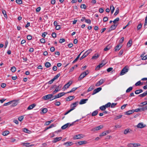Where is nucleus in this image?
<instances>
[{
	"instance_id": "nucleus-42",
	"label": "nucleus",
	"mask_w": 147,
	"mask_h": 147,
	"mask_svg": "<svg viewBox=\"0 0 147 147\" xmlns=\"http://www.w3.org/2000/svg\"><path fill=\"white\" fill-rule=\"evenodd\" d=\"M122 116V115H120L119 116H117L115 117L114 118L115 120H117L118 119H119L121 118Z\"/></svg>"
},
{
	"instance_id": "nucleus-38",
	"label": "nucleus",
	"mask_w": 147,
	"mask_h": 147,
	"mask_svg": "<svg viewBox=\"0 0 147 147\" xmlns=\"http://www.w3.org/2000/svg\"><path fill=\"white\" fill-rule=\"evenodd\" d=\"M119 18H117L113 21V22L114 24H116V22L119 21Z\"/></svg>"
},
{
	"instance_id": "nucleus-61",
	"label": "nucleus",
	"mask_w": 147,
	"mask_h": 147,
	"mask_svg": "<svg viewBox=\"0 0 147 147\" xmlns=\"http://www.w3.org/2000/svg\"><path fill=\"white\" fill-rule=\"evenodd\" d=\"M103 20L104 22H106L108 20V18L107 17H105L103 18Z\"/></svg>"
},
{
	"instance_id": "nucleus-39",
	"label": "nucleus",
	"mask_w": 147,
	"mask_h": 147,
	"mask_svg": "<svg viewBox=\"0 0 147 147\" xmlns=\"http://www.w3.org/2000/svg\"><path fill=\"white\" fill-rule=\"evenodd\" d=\"M106 109L105 105H103L100 107V109L102 111H104Z\"/></svg>"
},
{
	"instance_id": "nucleus-26",
	"label": "nucleus",
	"mask_w": 147,
	"mask_h": 147,
	"mask_svg": "<svg viewBox=\"0 0 147 147\" xmlns=\"http://www.w3.org/2000/svg\"><path fill=\"white\" fill-rule=\"evenodd\" d=\"M22 130L24 132L28 134H30L31 132L29 130L25 128H23L22 129Z\"/></svg>"
},
{
	"instance_id": "nucleus-44",
	"label": "nucleus",
	"mask_w": 147,
	"mask_h": 147,
	"mask_svg": "<svg viewBox=\"0 0 147 147\" xmlns=\"http://www.w3.org/2000/svg\"><path fill=\"white\" fill-rule=\"evenodd\" d=\"M142 27V24L141 23H140L138 25L137 27V30H140L141 28Z\"/></svg>"
},
{
	"instance_id": "nucleus-40",
	"label": "nucleus",
	"mask_w": 147,
	"mask_h": 147,
	"mask_svg": "<svg viewBox=\"0 0 147 147\" xmlns=\"http://www.w3.org/2000/svg\"><path fill=\"white\" fill-rule=\"evenodd\" d=\"M60 74L59 73L55 76L53 78V79L55 80L57 79L60 76Z\"/></svg>"
},
{
	"instance_id": "nucleus-34",
	"label": "nucleus",
	"mask_w": 147,
	"mask_h": 147,
	"mask_svg": "<svg viewBox=\"0 0 147 147\" xmlns=\"http://www.w3.org/2000/svg\"><path fill=\"white\" fill-rule=\"evenodd\" d=\"M147 95L146 94V93L145 92L141 94H140L138 96L141 98L144 97L146 96Z\"/></svg>"
},
{
	"instance_id": "nucleus-11",
	"label": "nucleus",
	"mask_w": 147,
	"mask_h": 147,
	"mask_svg": "<svg viewBox=\"0 0 147 147\" xmlns=\"http://www.w3.org/2000/svg\"><path fill=\"white\" fill-rule=\"evenodd\" d=\"M146 125H144L142 123H139L137 125V126L138 128H142L145 127Z\"/></svg>"
},
{
	"instance_id": "nucleus-55",
	"label": "nucleus",
	"mask_w": 147,
	"mask_h": 147,
	"mask_svg": "<svg viewBox=\"0 0 147 147\" xmlns=\"http://www.w3.org/2000/svg\"><path fill=\"white\" fill-rule=\"evenodd\" d=\"M85 22L89 24H90L91 23V21L90 19H86Z\"/></svg>"
},
{
	"instance_id": "nucleus-47",
	"label": "nucleus",
	"mask_w": 147,
	"mask_h": 147,
	"mask_svg": "<svg viewBox=\"0 0 147 147\" xmlns=\"http://www.w3.org/2000/svg\"><path fill=\"white\" fill-rule=\"evenodd\" d=\"M111 103L110 102L107 103V104L105 105L106 108H108L111 106Z\"/></svg>"
},
{
	"instance_id": "nucleus-49",
	"label": "nucleus",
	"mask_w": 147,
	"mask_h": 147,
	"mask_svg": "<svg viewBox=\"0 0 147 147\" xmlns=\"http://www.w3.org/2000/svg\"><path fill=\"white\" fill-rule=\"evenodd\" d=\"M74 109V108H71V109H70L66 113H65V114L64 115H66L68 114V113H69V112H70L71 111H72Z\"/></svg>"
},
{
	"instance_id": "nucleus-16",
	"label": "nucleus",
	"mask_w": 147,
	"mask_h": 147,
	"mask_svg": "<svg viewBox=\"0 0 147 147\" xmlns=\"http://www.w3.org/2000/svg\"><path fill=\"white\" fill-rule=\"evenodd\" d=\"M62 139L61 137H56L54 138L53 140L52 141L53 143H56Z\"/></svg>"
},
{
	"instance_id": "nucleus-58",
	"label": "nucleus",
	"mask_w": 147,
	"mask_h": 147,
	"mask_svg": "<svg viewBox=\"0 0 147 147\" xmlns=\"http://www.w3.org/2000/svg\"><path fill=\"white\" fill-rule=\"evenodd\" d=\"M24 116H21L19 117V121H21L24 118Z\"/></svg>"
},
{
	"instance_id": "nucleus-5",
	"label": "nucleus",
	"mask_w": 147,
	"mask_h": 147,
	"mask_svg": "<svg viewBox=\"0 0 147 147\" xmlns=\"http://www.w3.org/2000/svg\"><path fill=\"white\" fill-rule=\"evenodd\" d=\"M53 96V94H49L45 96L42 97V98L45 100H46L47 99H51L52 98V96Z\"/></svg>"
},
{
	"instance_id": "nucleus-10",
	"label": "nucleus",
	"mask_w": 147,
	"mask_h": 147,
	"mask_svg": "<svg viewBox=\"0 0 147 147\" xmlns=\"http://www.w3.org/2000/svg\"><path fill=\"white\" fill-rule=\"evenodd\" d=\"M105 80L103 79H101L99 81L97 82L95 84L96 86H98L101 85L104 82Z\"/></svg>"
},
{
	"instance_id": "nucleus-27",
	"label": "nucleus",
	"mask_w": 147,
	"mask_h": 147,
	"mask_svg": "<svg viewBox=\"0 0 147 147\" xmlns=\"http://www.w3.org/2000/svg\"><path fill=\"white\" fill-rule=\"evenodd\" d=\"M132 42V40L131 39L130 40L128 41V42L127 43V46L128 47H130L131 45Z\"/></svg>"
},
{
	"instance_id": "nucleus-37",
	"label": "nucleus",
	"mask_w": 147,
	"mask_h": 147,
	"mask_svg": "<svg viewBox=\"0 0 147 147\" xmlns=\"http://www.w3.org/2000/svg\"><path fill=\"white\" fill-rule=\"evenodd\" d=\"M133 89L132 87H130L129 88L126 90V92L128 93L131 91Z\"/></svg>"
},
{
	"instance_id": "nucleus-4",
	"label": "nucleus",
	"mask_w": 147,
	"mask_h": 147,
	"mask_svg": "<svg viewBox=\"0 0 147 147\" xmlns=\"http://www.w3.org/2000/svg\"><path fill=\"white\" fill-rule=\"evenodd\" d=\"M74 122H73L71 123H67L62 126L61 128L63 129H65L67 127H70V126L73 125H74Z\"/></svg>"
},
{
	"instance_id": "nucleus-15",
	"label": "nucleus",
	"mask_w": 147,
	"mask_h": 147,
	"mask_svg": "<svg viewBox=\"0 0 147 147\" xmlns=\"http://www.w3.org/2000/svg\"><path fill=\"white\" fill-rule=\"evenodd\" d=\"M88 100V99H82L80 101L79 104L80 105L86 103V101Z\"/></svg>"
},
{
	"instance_id": "nucleus-28",
	"label": "nucleus",
	"mask_w": 147,
	"mask_h": 147,
	"mask_svg": "<svg viewBox=\"0 0 147 147\" xmlns=\"http://www.w3.org/2000/svg\"><path fill=\"white\" fill-rule=\"evenodd\" d=\"M111 47V46L109 45H108L106 46L104 49V51H107L110 49Z\"/></svg>"
},
{
	"instance_id": "nucleus-8",
	"label": "nucleus",
	"mask_w": 147,
	"mask_h": 147,
	"mask_svg": "<svg viewBox=\"0 0 147 147\" xmlns=\"http://www.w3.org/2000/svg\"><path fill=\"white\" fill-rule=\"evenodd\" d=\"M102 90V88L101 87H99L97 88L94 89L93 92L92 93V95H94L96 93Z\"/></svg>"
},
{
	"instance_id": "nucleus-63",
	"label": "nucleus",
	"mask_w": 147,
	"mask_h": 147,
	"mask_svg": "<svg viewBox=\"0 0 147 147\" xmlns=\"http://www.w3.org/2000/svg\"><path fill=\"white\" fill-rule=\"evenodd\" d=\"M27 39L29 40H31L32 39V36L30 35H28L27 36Z\"/></svg>"
},
{
	"instance_id": "nucleus-45",
	"label": "nucleus",
	"mask_w": 147,
	"mask_h": 147,
	"mask_svg": "<svg viewBox=\"0 0 147 147\" xmlns=\"http://www.w3.org/2000/svg\"><path fill=\"white\" fill-rule=\"evenodd\" d=\"M119 13V9L118 8H117L116 9V10L115 11V13H114V15L115 16H116L117 15V14Z\"/></svg>"
},
{
	"instance_id": "nucleus-29",
	"label": "nucleus",
	"mask_w": 147,
	"mask_h": 147,
	"mask_svg": "<svg viewBox=\"0 0 147 147\" xmlns=\"http://www.w3.org/2000/svg\"><path fill=\"white\" fill-rule=\"evenodd\" d=\"M62 86V84L59 85L58 86L56 87V88L55 89L58 90V92L59 91L61 90Z\"/></svg>"
},
{
	"instance_id": "nucleus-18",
	"label": "nucleus",
	"mask_w": 147,
	"mask_h": 147,
	"mask_svg": "<svg viewBox=\"0 0 147 147\" xmlns=\"http://www.w3.org/2000/svg\"><path fill=\"white\" fill-rule=\"evenodd\" d=\"M78 104V102L77 101L74 103H72L70 107L72 108H74L75 109V107H76Z\"/></svg>"
},
{
	"instance_id": "nucleus-12",
	"label": "nucleus",
	"mask_w": 147,
	"mask_h": 147,
	"mask_svg": "<svg viewBox=\"0 0 147 147\" xmlns=\"http://www.w3.org/2000/svg\"><path fill=\"white\" fill-rule=\"evenodd\" d=\"M29 144H30V143H22L21 144L23 146H26V147H31L34 145L33 144H31V145H29Z\"/></svg>"
},
{
	"instance_id": "nucleus-14",
	"label": "nucleus",
	"mask_w": 147,
	"mask_h": 147,
	"mask_svg": "<svg viewBox=\"0 0 147 147\" xmlns=\"http://www.w3.org/2000/svg\"><path fill=\"white\" fill-rule=\"evenodd\" d=\"M105 65V64H103L102 63H101L98 65L96 68V70H99L100 69L103 67Z\"/></svg>"
},
{
	"instance_id": "nucleus-22",
	"label": "nucleus",
	"mask_w": 147,
	"mask_h": 147,
	"mask_svg": "<svg viewBox=\"0 0 147 147\" xmlns=\"http://www.w3.org/2000/svg\"><path fill=\"white\" fill-rule=\"evenodd\" d=\"M65 93L64 92H62L59 93V94H57L58 98H59L62 96L64 95L65 94Z\"/></svg>"
},
{
	"instance_id": "nucleus-1",
	"label": "nucleus",
	"mask_w": 147,
	"mask_h": 147,
	"mask_svg": "<svg viewBox=\"0 0 147 147\" xmlns=\"http://www.w3.org/2000/svg\"><path fill=\"white\" fill-rule=\"evenodd\" d=\"M88 74V72L87 70V71H84L82 73L79 77L78 78V80L79 81H80L82 79L84 78Z\"/></svg>"
},
{
	"instance_id": "nucleus-53",
	"label": "nucleus",
	"mask_w": 147,
	"mask_h": 147,
	"mask_svg": "<svg viewBox=\"0 0 147 147\" xmlns=\"http://www.w3.org/2000/svg\"><path fill=\"white\" fill-rule=\"evenodd\" d=\"M123 50H121L119 53V55L120 57L123 54Z\"/></svg>"
},
{
	"instance_id": "nucleus-43",
	"label": "nucleus",
	"mask_w": 147,
	"mask_h": 147,
	"mask_svg": "<svg viewBox=\"0 0 147 147\" xmlns=\"http://www.w3.org/2000/svg\"><path fill=\"white\" fill-rule=\"evenodd\" d=\"M141 146V145L139 143H134L133 146L134 147H137L139 146Z\"/></svg>"
},
{
	"instance_id": "nucleus-2",
	"label": "nucleus",
	"mask_w": 147,
	"mask_h": 147,
	"mask_svg": "<svg viewBox=\"0 0 147 147\" xmlns=\"http://www.w3.org/2000/svg\"><path fill=\"white\" fill-rule=\"evenodd\" d=\"M92 51V50L90 49H89L88 50H87L84 53V54L80 58V60H81L86 57L87 55H88L89 53H90Z\"/></svg>"
},
{
	"instance_id": "nucleus-52",
	"label": "nucleus",
	"mask_w": 147,
	"mask_h": 147,
	"mask_svg": "<svg viewBox=\"0 0 147 147\" xmlns=\"http://www.w3.org/2000/svg\"><path fill=\"white\" fill-rule=\"evenodd\" d=\"M11 70L12 72H14L16 71V68L14 67H13L11 68Z\"/></svg>"
},
{
	"instance_id": "nucleus-59",
	"label": "nucleus",
	"mask_w": 147,
	"mask_h": 147,
	"mask_svg": "<svg viewBox=\"0 0 147 147\" xmlns=\"http://www.w3.org/2000/svg\"><path fill=\"white\" fill-rule=\"evenodd\" d=\"M69 85H68V84H66L64 86L63 88H64L65 89H67L69 88Z\"/></svg>"
},
{
	"instance_id": "nucleus-3",
	"label": "nucleus",
	"mask_w": 147,
	"mask_h": 147,
	"mask_svg": "<svg viewBox=\"0 0 147 147\" xmlns=\"http://www.w3.org/2000/svg\"><path fill=\"white\" fill-rule=\"evenodd\" d=\"M128 67L127 66L124 67L121 71L120 75H123L125 74L126 72H128L129 70Z\"/></svg>"
},
{
	"instance_id": "nucleus-57",
	"label": "nucleus",
	"mask_w": 147,
	"mask_h": 147,
	"mask_svg": "<svg viewBox=\"0 0 147 147\" xmlns=\"http://www.w3.org/2000/svg\"><path fill=\"white\" fill-rule=\"evenodd\" d=\"M65 41V40L64 38H61L60 39L59 42V43H61L64 42Z\"/></svg>"
},
{
	"instance_id": "nucleus-9",
	"label": "nucleus",
	"mask_w": 147,
	"mask_h": 147,
	"mask_svg": "<svg viewBox=\"0 0 147 147\" xmlns=\"http://www.w3.org/2000/svg\"><path fill=\"white\" fill-rule=\"evenodd\" d=\"M84 137V136L82 134H79L74 136L73 138L74 140L78 139Z\"/></svg>"
},
{
	"instance_id": "nucleus-41",
	"label": "nucleus",
	"mask_w": 147,
	"mask_h": 147,
	"mask_svg": "<svg viewBox=\"0 0 147 147\" xmlns=\"http://www.w3.org/2000/svg\"><path fill=\"white\" fill-rule=\"evenodd\" d=\"M48 111V110L47 108H44L42 109V111L43 113H46Z\"/></svg>"
},
{
	"instance_id": "nucleus-35",
	"label": "nucleus",
	"mask_w": 147,
	"mask_h": 147,
	"mask_svg": "<svg viewBox=\"0 0 147 147\" xmlns=\"http://www.w3.org/2000/svg\"><path fill=\"white\" fill-rule=\"evenodd\" d=\"M77 88H72L70 91L67 92L66 93H69L72 92L76 90Z\"/></svg>"
},
{
	"instance_id": "nucleus-62",
	"label": "nucleus",
	"mask_w": 147,
	"mask_h": 147,
	"mask_svg": "<svg viewBox=\"0 0 147 147\" xmlns=\"http://www.w3.org/2000/svg\"><path fill=\"white\" fill-rule=\"evenodd\" d=\"M41 43H44L45 42V40L44 38H42L40 40Z\"/></svg>"
},
{
	"instance_id": "nucleus-31",
	"label": "nucleus",
	"mask_w": 147,
	"mask_h": 147,
	"mask_svg": "<svg viewBox=\"0 0 147 147\" xmlns=\"http://www.w3.org/2000/svg\"><path fill=\"white\" fill-rule=\"evenodd\" d=\"M98 112L97 110H96L93 112L92 114V116H96L98 114Z\"/></svg>"
},
{
	"instance_id": "nucleus-6",
	"label": "nucleus",
	"mask_w": 147,
	"mask_h": 147,
	"mask_svg": "<svg viewBox=\"0 0 147 147\" xmlns=\"http://www.w3.org/2000/svg\"><path fill=\"white\" fill-rule=\"evenodd\" d=\"M117 25H118L117 24H114L112 25L109 28L108 32H110L111 30L115 29L116 28Z\"/></svg>"
},
{
	"instance_id": "nucleus-56",
	"label": "nucleus",
	"mask_w": 147,
	"mask_h": 147,
	"mask_svg": "<svg viewBox=\"0 0 147 147\" xmlns=\"http://www.w3.org/2000/svg\"><path fill=\"white\" fill-rule=\"evenodd\" d=\"M141 84V82L140 81H138L137 82H136L135 84V85L136 86H139Z\"/></svg>"
},
{
	"instance_id": "nucleus-48",
	"label": "nucleus",
	"mask_w": 147,
	"mask_h": 147,
	"mask_svg": "<svg viewBox=\"0 0 147 147\" xmlns=\"http://www.w3.org/2000/svg\"><path fill=\"white\" fill-rule=\"evenodd\" d=\"M141 108V110L142 111L147 110V106H146L145 107H143L142 108Z\"/></svg>"
},
{
	"instance_id": "nucleus-64",
	"label": "nucleus",
	"mask_w": 147,
	"mask_h": 147,
	"mask_svg": "<svg viewBox=\"0 0 147 147\" xmlns=\"http://www.w3.org/2000/svg\"><path fill=\"white\" fill-rule=\"evenodd\" d=\"M133 144L134 143H129L128 144L127 146L129 147H134Z\"/></svg>"
},
{
	"instance_id": "nucleus-36",
	"label": "nucleus",
	"mask_w": 147,
	"mask_h": 147,
	"mask_svg": "<svg viewBox=\"0 0 147 147\" xmlns=\"http://www.w3.org/2000/svg\"><path fill=\"white\" fill-rule=\"evenodd\" d=\"M51 64L49 62H47L45 63V66L47 68L51 66Z\"/></svg>"
},
{
	"instance_id": "nucleus-17",
	"label": "nucleus",
	"mask_w": 147,
	"mask_h": 147,
	"mask_svg": "<svg viewBox=\"0 0 147 147\" xmlns=\"http://www.w3.org/2000/svg\"><path fill=\"white\" fill-rule=\"evenodd\" d=\"M75 97L74 96H70L66 98V100L67 101H69L74 99Z\"/></svg>"
},
{
	"instance_id": "nucleus-23",
	"label": "nucleus",
	"mask_w": 147,
	"mask_h": 147,
	"mask_svg": "<svg viewBox=\"0 0 147 147\" xmlns=\"http://www.w3.org/2000/svg\"><path fill=\"white\" fill-rule=\"evenodd\" d=\"M143 91L142 89L138 90L135 91V94H138L142 92Z\"/></svg>"
},
{
	"instance_id": "nucleus-13",
	"label": "nucleus",
	"mask_w": 147,
	"mask_h": 147,
	"mask_svg": "<svg viewBox=\"0 0 147 147\" xmlns=\"http://www.w3.org/2000/svg\"><path fill=\"white\" fill-rule=\"evenodd\" d=\"M73 144V143L72 142H65L63 144V145L66 146H70Z\"/></svg>"
},
{
	"instance_id": "nucleus-51",
	"label": "nucleus",
	"mask_w": 147,
	"mask_h": 147,
	"mask_svg": "<svg viewBox=\"0 0 147 147\" xmlns=\"http://www.w3.org/2000/svg\"><path fill=\"white\" fill-rule=\"evenodd\" d=\"M107 134L106 132L104 131L100 135V136H103Z\"/></svg>"
},
{
	"instance_id": "nucleus-30",
	"label": "nucleus",
	"mask_w": 147,
	"mask_h": 147,
	"mask_svg": "<svg viewBox=\"0 0 147 147\" xmlns=\"http://www.w3.org/2000/svg\"><path fill=\"white\" fill-rule=\"evenodd\" d=\"M99 57V55L97 54H95L94 55L92 56V59H96Z\"/></svg>"
},
{
	"instance_id": "nucleus-46",
	"label": "nucleus",
	"mask_w": 147,
	"mask_h": 147,
	"mask_svg": "<svg viewBox=\"0 0 147 147\" xmlns=\"http://www.w3.org/2000/svg\"><path fill=\"white\" fill-rule=\"evenodd\" d=\"M141 108H138V109H135V110H134V112H139L140 111H141Z\"/></svg>"
},
{
	"instance_id": "nucleus-50",
	"label": "nucleus",
	"mask_w": 147,
	"mask_h": 147,
	"mask_svg": "<svg viewBox=\"0 0 147 147\" xmlns=\"http://www.w3.org/2000/svg\"><path fill=\"white\" fill-rule=\"evenodd\" d=\"M80 7L81 9H86V6L85 4L81 5Z\"/></svg>"
},
{
	"instance_id": "nucleus-60",
	"label": "nucleus",
	"mask_w": 147,
	"mask_h": 147,
	"mask_svg": "<svg viewBox=\"0 0 147 147\" xmlns=\"http://www.w3.org/2000/svg\"><path fill=\"white\" fill-rule=\"evenodd\" d=\"M110 9L111 11H114L115 10V8L113 7V5H111L110 7Z\"/></svg>"
},
{
	"instance_id": "nucleus-19",
	"label": "nucleus",
	"mask_w": 147,
	"mask_h": 147,
	"mask_svg": "<svg viewBox=\"0 0 147 147\" xmlns=\"http://www.w3.org/2000/svg\"><path fill=\"white\" fill-rule=\"evenodd\" d=\"M134 112V110H129L125 112V114L127 115H129L133 113Z\"/></svg>"
},
{
	"instance_id": "nucleus-24",
	"label": "nucleus",
	"mask_w": 147,
	"mask_h": 147,
	"mask_svg": "<svg viewBox=\"0 0 147 147\" xmlns=\"http://www.w3.org/2000/svg\"><path fill=\"white\" fill-rule=\"evenodd\" d=\"M87 141H79L78 142V143L80 145H82L86 144L87 143Z\"/></svg>"
},
{
	"instance_id": "nucleus-33",
	"label": "nucleus",
	"mask_w": 147,
	"mask_h": 147,
	"mask_svg": "<svg viewBox=\"0 0 147 147\" xmlns=\"http://www.w3.org/2000/svg\"><path fill=\"white\" fill-rule=\"evenodd\" d=\"M9 131H5L2 133V134L4 136H6L9 134Z\"/></svg>"
},
{
	"instance_id": "nucleus-32",
	"label": "nucleus",
	"mask_w": 147,
	"mask_h": 147,
	"mask_svg": "<svg viewBox=\"0 0 147 147\" xmlns=\"http://www.w3.org/2000/svg\"><path fill=\"white\" fill-rule=\"evenodd\" d=\"M94 89V86H91L88 88V92H89L91 91Z\"/></svg>"
},
{
	"instance_id": "nucleus-7",
	"label": "nucleus",
	"mask_w": 147,
	"mask_h": 147,
	"mask_svg": "<svg viewBox=\"0 0 147 147\" xmlns=\"http://www.w3.org/2000/svg\"><path fill=\"white\" fill-rule=\"evenodd\" d=\"M103 126V125H100L95 127V128H93L91 129L92 131H97L100 129H101L102 128Z\"/></svg>"
},
{
	"instance_id": "nucleus-21",
	"label": "nucleus",
	"mask_w": 147,
	"mask_h": 147,
	"mask_svg": "<svg viewBox=\"0 0 147 147\" xmlns=\"http://www.w3.org/2000/svg\"><path fill=\"white\" fill-rule=\"evenodd\" d=\"M11 102H12L11 103L12 104L11 106L13 107L15 106L18 104V101L14 100L11 101Z\"/></svg>"
},
{
	"instance_id": "nucleus-25",
	"label": "nucleus",
	"mask_w": 147,
	"mask_h": 147,
	"mask_svg": "<svg viewBox=\"0 0 147 147\" xmlns=\"http://www.w3.org/2000/svg\"><path fill=\"white\" fill-rule=\"evenodd\" d=\"M121 46L119 45H117L115 48V51H116L120 50L121 48Z\"/></svg>"
},
{
	"instance_id": "nucleus-54",
	"label": "nucleus",
	"mask_w": 147,
	"mask_h": 147,
	"mask_svg": "<svg viewBox=\"0 0 147 147\" xmlns=\"http://www.w3.org/2000/svg\"><path fill=\"white\" fill-rule=\"evenodd\" d=\"M117 104V103H112L111 104V108H114Z\"/></svg>"
},
{
	"instance_id": "nucleus-20",
	"label": "nucleus",
	"mask_w": 147,
	"mask_h": 147,
	"mask_svg": "<svg viewBox=\"0 0 147 147\" xmlns=\"http://www.w3.org/2000/svg\"><path fill=\"white\" fill-rule=\"evenodd\" d=\"M36 106V105L34 104H33L30 105L27 108V109L30 110L32 109Z\"/></svg>"
}]
</instances>
